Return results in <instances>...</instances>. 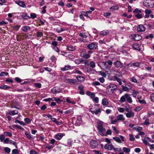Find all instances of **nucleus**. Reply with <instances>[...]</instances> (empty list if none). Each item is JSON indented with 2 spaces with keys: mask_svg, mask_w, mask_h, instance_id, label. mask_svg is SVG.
<instances>
[{
  "mask_svg": "<svg viewBox=\"0 0 154 154\" xmlns=\"http://www.w3.org/2000/svg\"><path fill=\"white\" fill-rule=\"evenodd\" d=\"M117 88L116 85L114 84H110L106 87V92L109 95L112 94Z\"/></svg>",
  "mask_w": 154,
  "mask_h": 154,
  "instance_id": "obj_1",
  "label": "nucleus"
},
{
  "mask_svg": "<svg viewBox=\"0 0 154 154\" xmlns=\"http://www.w3.org/2000/svg\"><path fill=\"white\" fill-rule=\"evenodd\" d=\"M103 122L100 121L97 122L98 125L97 127L98 130V133L100 135H104L103 132L106 131L105 128L103 127Z\"/></svg>",
  "mask_w": 154,
  "mask_h": 154,
  "instance_id": "obj_2",
  "label": "nucleus"
},
{
  "mask_svg": "<svg viewBox=\"0 0 154 154\" xmlns=\"http://www.w3.org/2000/svg\"><path fill=\"white\" fill-rule=\"evenodd\" d=\"M126 99L127 101L129 103H131L132 102V100L130 95L127 94H125L121 97L120 101L121 103H123L125 101Z\"/></svg>",
  "mask_w": 154,
  "mask_h": 154,
  "instance_id": "obj_3",
  "label": "nucleus"
},
{
  "mask_svg": "<svg viewBox=\"0 0 154 154\" xmlns=\"http://www.w3.org/2000/svg\"><path fill=\"white\" fill-rule=\"evenodd\" d=\"M87 47L89 49L95 50L97 47V43L93 42L88 45Z\"/></svg>",
  "mask_w": 154,
  "mask_h": 154,
  "instance_id": "obj_4",
  "label": "nucleus"
},
{
  "mask_svg": "<svg viewBox=\"0 0 154 154\" xmlns=\"http://www.w3.org/2000/svg\"><path fill=\"white\" fill-rule=\"evenodd\" d=\"M61 89L58 87H55L52 88L51 91L53 94L59 93L61 91Z\"/></svg>",
  "mask_w": 154,
  "mask_h": 154,
  "instance_id": "obj_5",
  "label": "nucleus"
},
{
  "mask_svg": "<svg viewBox=\"0 0 154 154\" xmlns=\"http://www.w3.org/2000/svg\"><path fill=\"white\" fill-rule=\"evenodd\" d=\"M114 64L117 68H122L123 66V63L120 61L117 60L114 62Z\"/></svg>",
  "mask_w": 154,
  "mask_h": 154,
  "instance_id": "obj_6",
  "label": "nucleus"
},
{
  "mask_svg": "<svg viewBox=\"0 0 154 154\" xmlns=\"http://www.w3.org/2000/svg\"><path fill=\"white\" fill-rule=\"evenodd\" d=\"M90 144L92 148H94L98 146V143L96 141L92 140L90 141Z\"/></svg>",
  "mask_w": 154,
  "mask_h": 154,
  "instance_id": "obj_7",
  "label": "nucleus"
},
{
  "mask_svg": "<svg viewBox=\"0 0 154 154\" xmlns=\"http://www.w3.org/2000/svg\"><path fill=\"white\" fill-rule=\"evenodd\" d=\"M128 112L125 113L126 116L128 118H130L131 117H133L134 116V113L132 111L131 109L130 111H129Z\"/></svg>",
  "mask_w": 154,
  "mask_h": 154,
  "instance_id": "obj_8",
  "label": "nucleus"
},
{
  "mask_svg": "<svg viewBox=\"0 0 154 154\" xmlns=\"http://www.w3.org/2000/svg\"><path fill=\"white\" fill-rule=\"evenodd\" d=\"M146 30V28L143 25H140L137 27V31L139 32H143Z\"/></svg>",
  "mask_w": 154,
  "mask_h": 154,
  "instance_id": "obj_9",
  "label": "nucleus"
},
{
  "mask_svg": "<svg viewBox=\"0 0 154 154\" xmlns=\"http://www.w3.org/2000/svg\"><path fill=\"white\" fill-rule=\"evenodd\" d=\"M64 135V134L63 133H59L55 135L54 137L58 140H60L62 138Z\"/></svg>",
  "mask_w": 154,
  "mask_h": 154,
  "instance_id": "obj_10",
  "label": "nucleus"
},
{
  "mask_svg": "<svg viewBox=\"0 0 154 154\" xmlns=\"http://www.w3.org/2000/svg\"><path fill=\"white\" fill-rule=\"evenodd\" d=\"M140 63L138 62H135L128 64V66H135L137 67L140 68Z\"/></svg>",
  "mask_w": 154,
  "mask_h": 154,
  "instance_id": "obj_11",
  "label": "nucleus"
},
{
  "mask_svg": "<svg viewBox=\"0 0 154 154\" xmlns=\"http://www.w3.org/2000/svg\"><path fill=\"white\" fill-rule=\"evenodd\" d=\"M105 149H107L108 150H112L113 148V146L112 144H106L104 146Z\"/></svg>",
  "mask_w": 154,
  "mask_h": 154,
  "instance_id": "obj_12",
  "label": "nucleus"
},
{
  "mask_svg": "<svg viewBox=\"0 0 154 154\" xmlns=\"http://www.w3.org/2000/svg\"><path fill=\"white\" fill-rule=\"evenodd\" d=\"M16 3L20 6L26 8V6L23 1H17Z\"/></svg>",
  "mask_w": 154,
  "mask_h": 154,
  "instance_id": "obj_13",
  "label": "nucleus"
},
{
  "mask_svg": "<svg viewBox=\"0 0 154 154\" xmlns=\"http://www.w3.org/2000/svg\"><path fill=\"white\" fill-rule=\"evenodd\" d=\"M133 48L135 50H137L138 51H140V46L137 43H135L133 44L132 46Z\"/></svg>",
  "mask_w": 154,
  "mask_h": 154,
  "instance_id": "obj_14",
  "label": "nucleus"
},
{
  "mask_svg": "<svg viewBox=\"0 0 154 154\" xmlns=\"http://www.w3.org/2000/svg\"><path fill=\"white\" fill-rule=\"evenodd\" d=\"M78 88L80 91L79 93L82 95L84 94V92L83 90L84 88V87L81 85L79 86Z\"/></svg>",
  "mask_w": 154,
  "mask_h": 154,
  "instance_id": "obj_15",
  "label": "nucleus"
},
{
  "mask_svg": "<svg viewBox=\"0 0 154 154\" xmlns=\"http://www.w3.org/2000/svg\"><path fill=\"white\" fill-rule=\"evenodd\" d=\"M91 113L94 114H95L96 115H97L99 114H100L101 112V110L100 109H98L94 110V109H92V110L91 111Z\"/></svg>",
  "mask_w": 154,
  "mask_h": 154,
  "instance_id": "obj_16",
  "label": "nucleus"
},
{
  "mask_svg": "<svg viewBox=\"0 0 154 154\" xmlns=\"http://www.w3.org/2000/svg\"><path fill=\"white\" fill-rule=\"evenodd\" d=\"M82 122V117L79 116L77 117L76 123L78 125H80Z\"/></svg>",
  "mask_w": 154,
  "mask_h": 154,
  "instance_id": "obj_17",
  "label": "nucleus"
},
{
  "mask_svg": "<svg viewBox=\"0 0 154 154\" xmlns=\"http://www.w3.org/2000/svg\"><path fill=\"white\" fill-rule=\"evenodd\" d=\"M117 119L118 121H123L125 120V118L122 114H119L117 116Z\"/></svg>",
  "mask_w": 154,
  "mask_h": 154,
  "instance_id": "obj_18",
  "label": "nucleus"
},
{
  "mask_svg": "<svg viewBox=\"0 0 154 154\" xmlns=\"http://www.w3.org/2000/svg\"><path fill=\"white\" fill-rule=\"evenodd\" d=\"M21 16L22 18L24 20H27L28 18H30V17L26 13H22Z\"/></svg>",
  "mask_w": 154,
  "mask_h": 154,
  "instance_id": "obj_19",
  "label": "nucleus"
},
{
  "mask_svg": "<svg viewBox=\"0 0 154 154\" xmlns=\"http://www.w3.org/2000/svg\"><path fill=\"white\" fill-rule=\"evenodd\" d=\"M102 104L103 106H107L109 104L108 99L106 98H104L102 99Z\"/></svg>",
  "mask_w": 154,
  "mask_h": 154,
  "instance_id": "obj_20",
  "label": "nucleus"
},
{
  "mask_svg": "<svg viewBox=\"0 0 154 154\" xmlns=\"http://www.w3.org/2000/svg\"><path fill=\"white\" fill-rule=\"evenodd\" d=\"M109 32L108 30H105L101 31L100 33V35L104 36L108 34Z\"/></svg>",
  "mask_w": 154,
  "mask_h": 154,
  "instance_id": "obj_21",
  "label": "nucleus"
},
{
  "mask_svg": "<svg viewBox=\"0 0 154 154\" xmlns=\"http://www.w3.org/2000/svg\"><path fill=\"white\" fill-rule=\"evenodd\" d=\"M71 69V66L69 65H65L64 67L61 68V70L62 71H65L69 70Z\"/></svg>",
  "mask_w": 154,
  "mask_h": 154,
  "instance_id": "obj_22",
  "label": "nucleus"
},
{
  "mask_svg": "<svg viewBox=\"0 0 154 154\" xmlns=\"http://www.w3.org/2000/svg\"><path fill=\"white\" fill-rule=\"evenodd\" d=\"M145 11L146 13L145 18H148L149 17V15L151 14V11L150 10L148 9H146Z\"/></svg>",
  "mask_w": 154,
  "mask_h": 154,
  "instance_id": "obj_23",
  "label": "nucleus"
},
{
  "mask_svg": "<svg viewBox=\"0 0 154 154\" xmlns=\"http://www.w3.org/2000/svg\"><path fill=\"white\" fill-rule=\"evenodd\" d=\"M134 38L135 39V40L137 41H139L142 39V37L140 35L135 34L134 35Z\"/></svg>",
  "mask_w": 154,
  "mask_h": 154,
  "instance_id": "obj_24",
  "label": "nucleus"
},
{
  "mask_svg": "<svg viewBox=\"0 0 154 154\" xmlns=\"http://www.w3.org/2000/svg\"><path fill=\"white\" fill-rule=\"evenodd\" d=\"M76 78L78 79V81L80 82H83L85 79L84 77L80 75L77 76Z\"/></svg>",
  "mask_w": 154,
  "mask_h": 154,
  "instance_id": "obj_25",
  "label": "nucleus"
},
{
  "mask_svg": "<svg viewBox=\"0 0 154 154\" xmlns=\"http://www.w3.org/2000/svg\"><path fill=\"white\" fill-rule=\"evenodd\" d=\"M67 80L69 83H72L74 84L76 83L77 82V80L74 79H67Z\"/></svg>",
  "mask_w": 154,
  "mask_h": 154,
  "instance_id": "obj_26",
  "label": "nucleus"
},
{
  "mask_svg": "<svg viewBox=\"0 0 154 154\" xmlns=\"http://www.w3.org/2000/svg\"><path fill=\"white\" fill-rule=\"evenodd\" d=\"M18 112L17 110H14L12 111L9 110L8 111V114L11 116H14L18 114Z\"/></svg>",
  "mask_w": 154,
  "mask_h": 154,
  "instance_id": "obj_27",
  "label": "nucleus"
},
{
  "mask_svg": "<svg viewBox=\"0 0 154 154\" xmlns=\"http://www.w3.org/2000/svg\"><path fill=\"white\" fill-rule=\"evenodd\" d=\"M67 49L69 51H72L75 50V48L72 45H69L67 46Z\"/></svg>",
  "mask_w": 154,
  "mask_h": 154,
  "instance_id": "obj_28",
  "label": "nucleus"
},
{
  "mask_svg": "<svg viewBox=\"0 0 154 154\" xmlns=\"http://www.w3.org/2000/svg\"><path fill=\"white\" fill-rule=\"evenodd\" d=\"M30 29V27L28 26H23L22 28V30L25 32H27V30Z\"/></svg>",
  "mask_w": 154,
  "mask_h": 154,
  "instance_id": "obj_29",
  "label": "nucleus"
},
{
  "mask_svg": "<svg viewBox=\"0 0 154 154\" xmlns=\"http://www.w3.org/2000/svg\"><path fill=\"white\" fill-rule=\"evenodd\" d=\"M119 9V7L117 5L112 6L110 8L111 11L112 12L116 10H118Z\"/></svg>",
  "mask_w": 154,
  "mask_h": 154,
  "instance_id": "obj_30",
  "label": "nucleus"
},
{
  "mask_svg": "<svg viewBox=\"0 0 154 154\" xmlns=\"http://www.w3.org/2000/svg\"><path fill=\"white\" fill-rule=\"evenodd\" d=\"M133 13L135 14H140L141 13L142 11L141 10H139L138 8H136L133 11Z\"/></svg>",
  "mask_w": 154,
  "mask_h": 154,
  "instance_id": "obj_31",
  "label": "nucleus"
},
{
  "mask_svg": "<svg viewBox=\"0 0 154 154\" xmlns=\"http://www.w3.org/2000/svg\"><path fill=\"white\" fill-rule=\"evenodd\" d=\"M72 140L70 139H69L67 141V146H68L70 147L72 146Z\"/></svg>",
  "mask_w": 154,
  "mask_h": 154,
  "instance_id": "obj_32",
  "label": "nucleus"
},
{
  "mask_svg": "<svg viewBox=\"0 0 154 154\" xmlns=\"http://www.w3.org/2000/svg\"><path fill=\"white\" fill-rule=\"evenodd\" d=\"M12 127L14 128H17L20 130H24L23 128L18 125H14L12 126Z\"/></svg>",
  "mask_w": 154,
  "mask_h": 154,
  "instance_id": "obj_33",
  "label": "nucleus"
},
{
  "mask_svg": "<svg viewBox=\"0 0 154 154\" xmlns=\"http://www.w3.org/2000/svg\"><path fill=\"white\" fill-rule=\"evenodd\" d=\"M130 81L132 82L136 83L137 84H139L137 80L134 77H132L130 79Z\"/></svg>",
  "mask_w": 154,
  "mask_h": 154,
  "instance_id": "obj_34",
  "label": "nucleus"
},
{
  "mask_svg": "<svg viewBox=\"0 0 154 154\" xmlns=\"http://www.w3.org/2000/svg\"><path fill=\"white\" fill-rule=\"evenodd\" d=\"M113 139L114 140L119 143H122L120 139L118 137H113Z\"/></svg>",
  "mask_w": 154,
  "mask_h": 154,
  "instance_id": "obj_35",
  "label": "nucleus"
},
{
  "mask_svg": "<svg viewBox=\"0 0 154 154\" xmlns=\"http://www.w3.org/2000/svg\"><path fill=\"white\" fill-rule=\"evenodd\" d=\"M11 88V87L9 86H7L6 85H4L1 87H0V89H3L4 90H7L8 89H10Z\"/></svg>",
  "mask_w": 154,
  "mask_h": 154,
  "instance_id": "obj_36",
  "label": "nucleus"
},
{
  "mask_svg": "<svg viewBox=\"0 0 154 154\" xmlns=\"http://www.w3.org/2000/svg\"><path fill=\"white\" fill-rule=\"evenodd\" d=\"M15 123H18L20 124V125H23V126H25V125H26V124L23 123V121H19L18 120H16L15 121Z\"/></svg>",
  "mask_w": 154,
  "mask_h": 154,
  "instance_id": "obj_37",
  "label": "nucleus"
},
{
  "mask_svg": "<svg viewBox=\"0 0 154 154\" xmlns=\"http://www.w3.org/2000/svg\"><path fill=\"white\" fill-rule=\"evenodd\" d=\"M90 66L92 68H94L95 67V63L93 61H91L89 63Z\"/></svg>",
  "mask_w": 154,
  "mask_h": 154,
  "instance_id": "obj_38",
  "label": "nucleus"
},
{
  "mask_svg": "<svg viewBox=\"0 0 154 154\" xmlns=\"http://www.w3.org/2000/svg\"><path fill=\"white\" fill-rule=\"evenodd\" d=\"M123 151L125 153H128L130 151V149L129 148L124 147L123 148Z\"/></svg>",
  "mask_w": 154,
  "mask_h": 154,
  "instance_id": "obj_39",
  "label": "nucleus"
},
{
  "mask_svg": "<svg viewBox=\"0 0 154 154\" xmlns=\"http://www.w3.org/2000/svg\"><path fill=\"white\" fill-rule=\"evenodd\" d=\"M43 35V34L42 32L38 31L36 33V36L38 37H41Z\"/></svg>",
  "mask_w": 154,
  "mask_h": 154,
  "instance_id": "obj_40",
  "label": "nucleus"
},
{
  "mask_svg": "<svg viewBox=\"0 0 154 154\" xmlns=\"http://www.w3.org/2000/svg\"><path fill=\"white\" fill-rule=\"evenodd\" d=\"M4 134L5 135L9 137H11L12 136V134L10 132L5 131L4 132Z\"/></svg>",
  "mask_w": 154,
  "mask_h": 154,
  "instance_id": "obj_41",
  "label": "nucleus"
},
{
  "mask_svg": "<svg viewBox=\"0 0 154 154\" xmlns=\"http://www.w3.org/2000/svg\"><path fill=\"white\" fill-rule=\"evenodd\" d=\"M79 36L82 38H86L87 37V36L85 35V33L84 32L80 33L79 35Z\"/></svg>",
  "mask_w": 154,
  "mask_h": 154,
  "instance_id": "obj_42",
  "label": "nucleus"
},
{
  "mask_svg": "<svg viewBox=\"0 0 154 154\" xmlns=\"http://www.w3.org/2000/svg\"><path fill=\"white\" fill-rule=\"evenodd\" d=\"M24 121L27 124H29L31 122V120L28 118H25Z\"/></svg>",
  "mask_w": 154,
  "mask_h": 154,
  "instance_id": "obj_43",
  "label": "nucleus"
},
{
  "mask_svg": "<svg viewBox=\"0 0 154 154\" xmlns=\"http://www.w3.org/2000/svg\"><path fill=\"white\" fill-rule=\"evenodd\" d=\"M135 17L138 19H140L143 17L142 15L140 13L135 14Z\"/></svg>",
  "mask_w": 154,
  "mask_h": 154,
  "instance_id": "obj_44",
  "label": "nucleus"
},
{
  "mask_svg": "<svg viewBox=\"0 0 154 154\" xmlns=\"http://www.w3.org/2000/svg\"><path fill=\"white\" fill-rule=\"evenodd\" d=\"M149 121V119H146L143 124L145 125H149L150 124Z\"/></svg>",
  "mask_w": 154,
  "mask_h": 154,
  "instance_id": "obj_45",
  "label": "nucleus"
},
{
  "mask_svg": "<svg viewBox=\"0 0 154 154\" xmlns=\"http://www.w3.org/2000/svg\"><path fill=\"white\" fill-rule=\"evenodd\" d=\"M129 108H130L129 105L128 103L126 104V106H125V110L127 112H128L129 111H130L131 109H129Z\"/></svg>",
  "mask_w": 154,
  "mask_h": 154,
  "instance_id": "obj_46",
  "label": "nucleus"
},
{
  "mask_svg": "<svg viewBox=\"0 0 154 154\" xmlns=\"http://www.w3.org/2000/svg\"><path fill=\"white\" fill-rule=\"evenodd\" d=\"M8 74V73L7 72H2L0 74V76H4L5 75H7Z\"/></svg>",
  "mask_w": 154,
  "mask_h": 154,
  "instance_id": "obj_47",
  "label": "nucleus"
},
{
  "mask_svg": "<svg viewBox=\"0 0 154 154\" xmlns=\"http://www.w3.org/2000/svg\"><path fill=\"white\" fill-rule=\"evenodd\" d=\"M129 136L130 137V138L129 139V140L130 141H134L135 140L134 137L133 135L132 134H129Z\"/></svg>",
  "mask_w": 154,
  "mask_h": 154,
  "instance_id": "obj_48",
  "label": "nucleus"
},
{
  "mask_svg": "<svg viewBox=\"0 0 154 154\" xmlns=\"http://www.w3.org/2000/svg\"><path fill=\"white\" fill-rule=\"evenodd\" d=\"M30 18L35 19L37 15L35 13H31L30 14Z\"/></svg>",
  "mask_w": 154,
  "mask_h": 154,
  "instance_id": "obj_49",
  "label": "nucleus"
},
{
  "mask_svg": "<svg viewBox=\"0 0 154 154\" xmlns=\"http://www.w3.org/2000/svg\"><path fill=\"white\" fill-rule=\"evenodd\" d=\"M15 80L18 83H20L23 81L22 79L18 77L15 78Z\"/></svg>",
  "mask_w": 154,
  "mask_h": 154,
  "instance_id": "obj_50",
  "label": "nucleus"
},
{
  "mask_svg": "<svg viewBox=\"0 0 154 154\" xmlns=\"http://www.w3.org/2000/svg\"><path fill=\"white\" fill-rule=\"evenodd\" d=\"M34 85L35 87L38 88H41L42 87V84L40 83H35Z\"/></svg>",
  "mask_w": 154,
  "mask_h": 154,
  "instance_id": "obj_51",
  "label": "nucleus"
},
{
  "mask_svg": "<svg viewBox=\"0 0 154 154\" xmlns=\"http://www.w3.org/2000/svg\"><path fill=\"white\" fill-rule=\"evenodd\" d=\"M147 140H148L146 139L145 138L144 139H142L143 143L146 145H149V144Z\"/></svg>",
  "mask_w": 154,
  "mask_h": 154,
  "instance_id": "obj_52",
  "label": "nucleus"
},
{
  "mask_svg": "<svg viewBox=\"0 0 154 154\" xmlns=\"http://www.w3.org/2000/svg\"><path fill=\"white\" fill-rule=\"evenodd\" d=\"M122 89L125 91H129V89L126 87V86H125L123 85H122Z\"/></svg>",
  "mask_w": 154,
  "mask_h": 154,
  "instance_id": "obj_53",
  "label": "nucleus"
},
{
  "mask_svg": "<svg viewBox=\"0 0 154 154\" xmlns=\"http://www.w3.org/2000/svg\"><path fill=\"white\" fill-rule=\"evenodd\" d=\"M4 151L6 152L9 153L10 152L11 149L9 148L6 147L5 148Z\"/></svg>",
  "mask_w": 154,
  "mask_h": 154,
  "instance_id": "obj_54",
  "label": "nucleus"
},
{
  "mask_svg": "<svg viewBox=\"0 0 154 154\" xmlns=\"http://www.w3.org/2000/svg\"><path fill=\"white\" fill-rule=\"evenodd\" d=\"M84 61L83 60L81 59L75 60V63L77 64H79L80 63H82Z\"/></svg>",
  "mask_w": 154,
  "mask_h": 154,
  "instance_id": "obj_55",
  "label": "nucleus"
},
{
  "mask_svg": "<svg viewBox=\"0 0 154 154\" xmlns=\"http://www.w3.org/2000/svg\"><path fill=\"white\" fill-rule=\"evenodd\" d=\"M90 57V56L89 54L86 53L84 54L83 56V57L86 59Z\"/></svg>",
  "mask_w": 154,
  "mask_h": 154,
  "instance_id": "obj_56",
  "label": "nucleus"
},
{
  "mask_svg": "<svg viewBox=\"0 0 154 154\" xmlns=\"http://www.w3.org/2000/svg\"><path fill=\"white\" fill-rule=\"evenodd\" d=\"M12 152L13 154H18L19 153V151L17 149H13Z\"/></svg>",
  "mask_w": 154,
  "mask_h": 154,
  "instance_id": "obj_57",
  "label": "nucleus"
},
{
  "mask_svg": "<svg viewBox=\"0 0 154 154\" xmlns=\"http://www.w3.org/2000/svg\"><path fill=\"white\" fill-rule=\"evenodd\" d=\"M23 89V90L24 91H29L31 90L30 88L28 86L24 87Z\"/></svg>",
  "mask_w": 154,
  "mask_h": 154,
  "instance_id": "obj_58",
  "label": "nucleus"
},
{
  "mask_svg": "<svg viewBox=\"0 0 154 154\" xmlns=\"http://www.w3.org/2000/svg\"><path fill=\"white\" fill-rule=\"evenodd\" d=\"M5 139V136L4 134L0 135V140L1 142H2Z\"/></svg>",
  "mask_w": 154,
  "mask_h": 154,
  "instance_id": "obj_59",
  "label": "nucleus"
},
{
  "mask_svg": "<svg viewBox=\"0 0 154 154\" xmlns=\"http://www.w3.org/2000/svg\"><path fill=\"white\" fill-rule=\"evenodd\" d=\"M25 134L28 138L29 139H30L31 138V137L30 133H28L27 132H26Z\"/></svg>",
  "mask_w": 154,
  "mask_h": 154,
  "instance_id": "obj_60",
  "label": "nucleus"
},
{
  "mask_svg": "<svg viewBox=\"0 0 154 154\" xmlns=\"http://www.w3.org/2000/svg\"><path fill=\"white\" fill-rule=\"evenodd\" d=\"M8 23L7 22H5L4 21H0V26L4 25L7 24Z\"/></svg>",
  "mask_w": 154,
  "mask_h": 154,
  "instance_id": "obj_61",
  "label": "nucleus"
},
{
  "mask_svg": "<svg viewBox=\"0 0 154 154\" xmlns=\"http://www.w3.org/2000/svg\"><path fill=\"white\" fill-rule=\"evenodd\" d=\"M118 110L120 112H123L125 111V109L123 108L119 107L118 108Z\"/></svg>",
  "mask_w": 154,
  "mask_h": 154,
  "instance_id": "obj_62",
  "label": "nucleus"
},
{
  "mask_svg": "<svg viewBox=\"0 0 154 154\" xmlns=\"http://www.w3.org/2000/svg\"><path fill=\"white\" fill-rule=\"evenodd\" d=\"M30 154H38V153L35 150H32L30 152Z\"/></svg>",
  "mask_w": 154,
  "mask_h": 154,
  "instance_id": "obj_63",
  "label": "nucleus"
},
{
  "mask_svg": "<svg viewBox=\"0 0 154 154\" xmlns=\"http://www.w3.org/2000/svg\"><path fill=\"white\" fill-rule=\"evenodd\" d=\"M150 97L152 101L154 102V93L151 94Z\"/></svg>",
  "mask_w": 154,
  "mask_h": 154,
  "instance_id": "obj_64",
  "label": "nucleus"
}]
</instances>
